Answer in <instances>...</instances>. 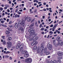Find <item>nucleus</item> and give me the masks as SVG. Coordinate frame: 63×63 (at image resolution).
<instances>
[{
	"mask_svg": "<svg viewBox=\"0 0 63 63\" xmlns=\"http://www.w3.org/2000/svg\"><path fill=\"white\" fill-rule=\"evenodd\" d=\"M33 28H31L28 30V32H30V33L31 34L30 35V36H32V35L35 34V32H34V31H33V32H31L33 31Z\"/></svg>",
	"mask_w": 63,
	"mask_h": 63,
	"instance_id": "f257e3e1",
	"label": "nucleus"
},
{
	"mask_svg": "<svg viewBox=\"0 0 63 63\" xmlns=\"http://www.w3.org/2000/svg\"><path fill=\"white\" fill-rule=\"evenodd\" d=\"M36 52L38 54H40L42 56H44L45 54H44L43 52H42L41 53L40 52V48L38 47H37L36 48Z\"/></svg>",
	"mask_w": 63,
	"mask_h": 63,
	"instance_id": "f03ea898",
	"label": "nucleus"
},
{
	"mask_svg": "<svg viewBox=\"0 0 63 63\" xmlns=\"http://www.w3.org/2000/svg\"><path fill=\"white\" fill-rule=\"evenodd\" d=\"M25 21L23 20H22L21 21H19L18 22V24H20L21 25H22L23 26H24Z\"/></svg>",
	"mask_w": 63,
	"mask_h": 63,
	"instance_id": "7ed1b4c3",
	"label": "nucleus"
},
{
	"mask_svg": "<svg viewBox=\"0 0 63 63\" xmlns=\"http://www.w3.org/2000/svg\"><path fill=\"white\" fill-rule=\"evenodd\" d=\"M32 61V59L31 58H28L26 59L25 60V61L26 63H31Z\"/></svg>",
	"mask_w": 63,
	"mask_h": 63,
	"instance_id": "20e7f679",
	"label": "nucleus"
},
{
	"mask_svg": "<svg viewBox=\"0 0 63 63\" xmlns=\"http://www.w3.org/2000/svg\"><path fill=\"white\" fill-rule=\"evenodd\" d=\"M37 36V34L36 33L35 34H33L32 37H30L29 40L30 41H32L34 39V38H35Z\"/></svg>",
	"mask_w": 63,
	"mask_h": 63,
	"instance_id": "39448f33",
	"label": "nucleus"
},
{
	"mask_svg": "<svg viewBox=\"0 0 63 63\" xmlns=\"http://www.w3.org/2000/svg\"><path fill=\"white\" fill-rule=\"evenodd\" d=\"M7 45L8 48H10L12 46V43L10 41H8L7 42Z\"/></svg>",
	"mask_w": 63,
	"mask_h": 63,
	"instance_id": "423d86ee",
	"label": "nucleus"
},
{
	"mask_svg": "<svg viewBox=\"0 0 63 63\" xmlns=\"http://www.w3.org/2000/svg\"><path fill=\"white\" fill-rule=\"evenodd\" d=\"M47 47L49 50H51L52 49V46L50 44H48L47 45Z\"/></svg>",
	"mask_w": 63,
	"mask_h": 63,
	"instance_id": "0eeeda50",
	"label": "nucleus"
},
{
	"mask_svg": "<svg viewBox=\"0 0 63 63\" xmlns=\"http://www.w3.org/2000/svg\"><path fill=\"white\" fill-rule=\"evenodd\" d=\"M54 63H58V62H59V63H61V61L60 60H58L56 61V60H54L53 61Z\"/></svg>",
	"mask_w": 63,
	"mask_h": 63,
	"instance_id": "6e6552de",
	"label": "nucleus"
},
{
	"mask_svg": "<svg viewBox=\"0 0 63 63\" xmlns=\"http://www.w3.org/2000/svg\"><path fill=\"white\" fill-rule=\"evenodd\" d=\"M58 55L59 56H62L63 55V52H58Z\"/></svg>",
	"mask_w": 63,
	"mask_h": 63,
	"instance_id": "1a4fd4ad",
	"label": "nucleus"
},
{
	"mask_svg": "<svg viewBox=\"0 0 63 63\" xmlns=\"http://www.w3.org/2000/svg\"><path fill=\"white\" fill-rule=\"evenodd\" d=\"M27 20L28 22H30L31 21V18L28 17L27 18Z\"/></svg>",
	"mask_w": 63,
	"mask_h": 63,
	"instance_id": "9d476101",
	"label": "nucleus"
},
{
	"mask_svg": "<svg viewBox=\"0 0 63 63\" xmlns=\"http://www.w3.org/2000/svg\"><path fill=\"white\" fill-rule=\"evenodd\" d=\"M23 47V45H21L20 46V49L21 51L22 50V48Z\"/></svg>",
	"mask_w": 63,
	"mask_h": 63,
	"instance_id": "9b49d317",
	"label": "nucleus"
},
{
	"mask_svg": "<svg viewBox=\"0 0 63 63\" xmlns=\"http://www.w3.org/2000/svg\"><path fill=\"white\" fill-rule=\"evenodd\" d=\"M15 27L16 28H17L18 27V25L17 23H16L15 24Z\"/></svg>",
	"mask_w": 63,
	"mask_h": 63,
	"instance_id": "f8f14e48",
	"label": "nucleus"
},
{
	"mask_svg": "<svg viewBox=\"0 0 63 63\" xmlns=\"http://www.w3.org/2000/svg\"><path fill=\"white\" fill-rule=\"evenodd\" d=\"M40 50L42 51H43L44 50V47H41L40 48Z\"/></svg>",
	"mask_w": 63,
	"mask_h": 63,
	"instance_id": "ddd939ff",
	"label": "nucleus"
},
{
	"mask_svg": "<svg viewBox=\"0 0 63 63\" xmlns=\"http://www.w3.org/2000/svg\"><path fill=\"white\" fill-rule=\"evenodd\" d=\"M21 52H22V54H23V53H25L27 54V51H21Z\"/></svg>",
	"mask_w": 63,
	"mask_h": 63,
	"instance_id": "4468645a",
	"label": "nucleus"
},
{
	"mask_svg": "<svg viewBox=\"0 0 63 63\" xmlns=\"http://www.w3.org/2000/svg\"><path fill=\"white\" fill-rule=\"evenodd\" d=\"M29 56V54H25L24 55V57H27Z\"/></svg>",
	"mask_w": 63,
	"mask_h": 63,
	"instance_id": "2eb2a0df",
	"label": "nucleus"
},
{
	"mask_svg": "<svg viewBox=\"0 0 63 63\" xmlns=\"http://www.w3.org/2000/svg\"><path fill=\"white\" fill-rule=\"evenodd\" d=\"M60 37H59L58 36V37H57L56 38L57 41H60Z\"/></svg>",
	"mask_w": 63,
	"mask_h": 63,
	"instance_id": "dca6fc26",
	"label": "nucleus"
},
{
	"mask_svg": "<svg viewBox=\"0 0 63 63\" xmlns=\"http://www.w3.org/2000/svg\"><path fill=\"white\" fill-rule=\"evenodd\" d=\"M39 38V37H35L33 40V42H35V41H36V40H38V39Z\"/></svg>",
	"mask_w": 63,
	"mask_h": 63,
	"instance_id": "f3484780",
	"label": "nucleus"
},
{
	"mask_svg": "<svg viewBox=\"0 0 63 63\" xmlns=\"http://www.w3.org/2000/svg\"><path fill=\"white\" fill-rule=\"evenodd\" d=\"M19 46H20V44L19 43H18L16 47V48L17 49H18L19 47L20 48Z\"/></svg>",
	"mask_w": 63,
	"mask_h": 63,
	"instance_id": "a211bd4d",
	"label": "nucleus"
},
{
	"mask_svg": "<svg viewBox=\"0 0 63 63\" xmlns=\"http://www.w3.org/2000/svg\"><path fill=\"white\" fill-rule=\"evenodd\" d=\"M12 39V38L11 37H8V38L7 40L8 41H11Z\"/></svg>",
	"mask_w": 63,
	"mask_h": 63,
	"instance_id": "6ab92c4d",
	"label": "nucleus"
},
{
	"mask_svg": "<svg viewBox=\"0 0 63 63\" xmlns=\"http://www.w3.org/2000/svg\"><path fill=\"white\" fill-rule=\"evenodd\" d=\"M19 28H20L21 29V31H23L24 30L23 29V27H21V26H20V27H19Z\"/></svg>",
	"mask_w": 63,
	"mask_h": 63,
	"instance_id": "aec40b11",
	"label": "nucleus"
},
{
	"mask_svg": "<svg viewBox=\"0 0 63 63\" xmlns=\"http://www.w3.org/2000/svg\"><path fill=\"white\" fill-rule=\"evenodd\" d=\"M47 51V48H45V49L44 51V53H46Z\"/></svg>",
	"mask_w": 63,
	"mask_h": 63,
	"instance_id": "412c9836",
	"label": "nucleus"
},
{
	"mask_svg": "<svg viewBox=\"0 0 63 63\" xmlns=\"http://www.w3.org/2000/svg\"><path fill=\"white\" fill-rule=\"evenodd\" d=\"M19 15H16L15 16V17H19Z\"/></svg>",
	"mask_w": 63,
	"mask_h": 63,
	"instance_id": "4be33fe9",
	"label": "nucleus"
},
{
	"mask_svg": "<svg viewBox=\"0 0 63 63\" xmlns=\"http://www.w3.org/2000/svg\"><path fill=\"white\" fill-rule=\"evenodd\" d=\"M57 25H58V24H56L54 26V27H53V28H54V29H55V28H56V26H57Z\"/></svg>",
	"mask_w": 63,
	"mask_h": 63,
	"instance_id": "5701e85b",
	"label": "nucleus"
},
{
	"mask_svg": "<svg viewBox=\"0 0 63 63\" xmlns=\"http://www.w3.org/2000/svg\"><path fill=\"white\" fill-rule=\"evenodd\" d=\"M45 43H43L41 44V46L42 47H44L45 46Z\"/></svg>",
	"mask_w": 63,
	"mask_h": 63,
	"instance_id": "b1692460",
	"label": "nucleus"
},
{
	"mask_svg": "<svg viewBox=\"0 0 63 63\" xmlns=\"http://www.w3.org/2000/svg\"><path fill=\"white\" fill-rule=\"evenodd\" d=\"M3 45H6V41L5 40H4L3 41Z\"/></svg>",
	"mask_w": 63,
	"mask_h": 63,
	"instance_id": "393cba45",
	"label": "nucleus"
},
{
	"mask_svg": "<svg viewBox=\"0 0 63 63\" xmlns=\"http://www.w3.org/2000/svg\"><path fill=\"white\" fill-rule=\"evenodd\" d=\"M10 32L9 31H7L6 32V34H9Z\"/></svg>",
	"mask_w": 63,
	"mask_h": 63,
	"instance_id": "a878e982",
	"label": "nucleus"
},
{
	"mask_svg": "<svg viewBox=\"0 0 63 63\" xmlns=\"http://www.w3.org/2000/svg\"><path fill=\"white\" fill-rule=\"evenodd\" d=\"M34 42H35V43L34 44V45H37L38 44V42L37 41H35Z\"/></svg>",
	"mask_w": 63,
	"mask_h": 63,
	"instance_id": "bb28decb",
	"label": "nucleus"
},
{
	"mask_svg": "<svg viewBox=\"0 0 63 63\" xmlns=\"http://www.w3.org/2000/svg\"><path fill=\"white\" fill-rule=\"evenodd\" d=\"M36 48H37V46H35L33 47V49L34 50H36Z\"/></svg>",
	"mask_w": 63,
	"mask_h": 63,
	"instance_id": "cd10ccee",
	"label": "nucleus"
},
{
	"mask_svg": "<svg viewBox=\"0 0 63 63\" xmlns=\"http://www.w3.org/2000/svg\"><path fill=\"white\" fill-rule=\"evenodd\" d=\"M35 25L36 26L38 27V24L37 23V22L36 21L35 23Z\"/></svg>",
	"mask_w": 63,
	"mask_h": 63,
	"instance_id": "c85d7f7f",
	"label": "nucleus"
},
{
	"mask_svg": "<svg viewBox=\"0 0 63 63\" xmlns=\"http://www.w3.org/2000/svg\"><path fill=\"white\" fill-rule=\"evenodd\" d=\"M35 18H33L31 21V23H32V22H33L34 21H35Z\"/></svg>",
	"mask_w": 63,
	"mask_h": 63,
	"instance_id": "c756f323",
	"label": "nucleus"
},
{
	"mask_svg": "<svg viewBox=\"0 0 63 63\" xmlns=\"http://www.w3.org/2000/svg\"><path fill=\"white\" fill-rule=\"evenodd\" d=\"M34 25V24H32L30 26V28H31L32 26H33Z\"/></svg>",
	"mask_w": 63,
	"mask_h": 63,
	"instance_id": "7c9ffc66",
	"label": "nucleus"
},
{
	"mask_svg": "<svg viewBox=\"0 0 63 63\" xmlns=\"http://www.w3.org/2000/svg\"><path fill=\"white\" fill-rule=\"evenodd\" d=\"M49 33H50V34H50V35H52V34H53V32H52L51 31Z\"/></svg>",
	"mask_w": 63,
	"mask_h": 63,
	"instance_id": "2f4dec72",
	"label": "nucleus"
},
{
	"mask_svg": "<svg viewBox=\"0 0 63 63\" xmlns=\"http://www.w3.org/2000/svg\"><path fill=\"white\" fill-rule=\"evenodd\" d=\"M40 28H41V27H43V26H42V24H40L39 26Z\"/></svg>",
	"mask_w": 63,
	"mask_h": 63,
	"instance_id": "473e14b6",
	"label": "nucleus"
},
{
	"mask_svg": "<svg viewBox=\"0 0 63 63\" xmlns=\"http://www.w3.org/2000/svg\"><path fill=\"white\" fill-rule=\"evenodd\" d=\"M5 7H7H7H9V5H8L7 4H5Z\"/></svg>",
	"mask_w": 63,
	"mask_h": 63,
	"instance_id": "72a5a7b5",
	"label": "nucleus"
},
{
	"mask_svg": "<svg viewBox=\"0 0 63 63\" xmlns=\"http://www.w3.org/2000/svg\"><path fill=\"white\" fill-rule=\"evenodd\" d=\"M7 29L8 30H9V31H12V29H10V28H7Z\"/></svg>",
	"mask_w": 63,
	"mask_h": 63,
	"instance_id": "f704fd0d",
	"label": "nucleus"
},
{
	"mask_svg": "<svg viewBox=\"0 0 63 63\" xmlns=\"http://www.w3.org/2000/svg\"><path fill=\"white\" fill-rule=\"evenodd\" d=\"M49 52H46V54L47 55H48V54H49Z\"/></svg>",
	"mask_w": 63,
	"mask_h": 63,
	"instance_id": "c9c22d12",
	"label": "nucleus"
},
{
	"mask_svg": "<svg viewBox=\"0 0 63 63\" xmlns=\"http://www.w3.org/2000/svg\"><path fill=\"white\" fill-rule=\"evenodd\" d=\"M40 30L41 31H44V28H42Z\"/></svg>",
	"mask_w": 63,
	"mask_h": 63,
	"instance_id": "e433bc0d",
	"label": "nucleus"
},
{
	"mask_svg": "<svg viewBox=\"0 0 63 63\" xmlns=\"http://www.w3.org/2000/svg\"><path fill=\"white\" fill-rule=\"evenodd\" d=\"M5 57L6 58H8V57H9V56H8V55H6L5 56Z\"/></svg>",
	"mask_w": 63,
	"mask_h": 63,
	"instance_id": "4c0bfd02",
	"label": "nucleus"
},
{
	"mask_svg": "<svg viewBox=\"0 0 63 63\" xmlns=\"http://www.w3.org/2000/svg\"><path fill=\"white\" fill-rule=\"evenodd\" d=\"M17 14H18V15H20V14H21V12H18Z\"/></svg>",
	"mask_w": 63,
	"mask_h": 63,
	"instance_id": "58836bf2",
	"label": "nucleus"
},
{
	"mask_svg": "<svg viewBox=\"0 0 63 63\" xmlns=\"http://www.w3.org/2000/svg\"><path fill=\"white\" fill-rule=\"evenodd\" d=\"M9 27H10L11 28H12V27H13V26H12V25H9Z\"/></svg>",
	"mask_w": 63,
	"mask_h": 63,
	"instance_id": "ea45409f",
	"label": "nucleus"
},
{
	"mask_svg": "<svg viewBox=\"0 0 63 63\" xmlns=\"http://www.w3.org/2000/svg\"><path fill=\"white\" fill-rule=\"evenodd\" d=\"M10 53V52L9 51H7L6 53V54H8V53Z\"/></svg>",
	"mask_w": 63,
	"mask_h": 63,
	"instance_id": "a19ab883",
	"label": "nucleus"
},
{
	"mask_svg": "<svg viewBox=\"0 0 63 63\" xmlns=\"http://www.w3.org/2000/svg\"><path fill=\"white\" fill-rule=\"evenodd\" d=\"M3 10V8L0 7V11H2Z\"/></svg>",
	"mask_w": 63,
	"mask_h": 63,
	"instance_id": "79ce46f5",
	"label": "nucleus"
},
{
	"mask_svg": "<svg viewBox=\"0 0 63 63\" xmlns=\"http://www.w3.org/2000/svg\"><path fill=\"white\" fill-rule=\"evenodd\" d=\"M58 58L59 59H61L62 58V57H60L59 58Z\"/></svg>",
	"mask_w": 63,
	"mask_h": 63,
	"instance_id": "37998d69",
	"label": "nucleus"
},
{
	"mask_svg": "<svg viewBox=\"0 0 63 63\" xmlns=\"http://www.w3.org/2000/svg\"><path fill=\"white\" fill-rule=\"evenodd\" d=\"M4 21L2 20L0 22H1V23H4Z\"/></svg>",
	"mask_w": 63,
	"mask_h": 63,
	"instance_id": "c03bdc74",
	"label": "nucleus"
},
{
	"mask_svg": "<svg viewBox=\"0 0 63 63\" xmlns=\"http://www.w3.org/2000/svg\"><path fill=\"white\" fill-rule=\"evenodd\" d=\"M12 23V21H11L9 22V24H11Z\"/></svg>",
	"mask_w": 63,
	"mask_h": 63,
	"instance_id": "a18cd8bd",
	"label": "nucleus"
},
{
	"mask_svg": "<svg viewBox=\"0 0 63 63\" xmlns=\"http://www.w3.org/2000/svg\"><path fill=\"white\" fill-rule=\"evenodd\" d=\"M58 45H61V43L60 42H58Z\"/></svg>",
	"mask_w": 63,
	"mask_h": 63,
	"instance_id": "49530a36",
	"label": "nucleus"
},
{
	"mask_svg": "<svg viewBox=\"0 0 63 63\" xmlns=\"http://www.w3.org/2000/svg\"><path fill=\"white\" fill-rule=\"evenodd\" d=\"M20 59H24V58L23 57H20Z\"/></svg>",
	"mask_w": 63,
	"mask_h": 63,
	"instance_id": "de8ad7c7",
	"label": "nucleus"
},
{
	"mask_svg": "<svg viewBox=\"0 0 63 63\" xmlns=\"http://www.w3.org/2000/svg\"><path fill=\"white\" fill-rule=\"evenodd\" d=\"M53 26V24H52L50 26V27H52Z\"/></svg>",
	"mask_w": 63,
	"mask_h": 63,
	"instance_id": "09e8293b",
	"label": "nucleus"
},
{
	"mask_svg": "<svg viewBox=\"0 0 63 63\" xmlns=\"http://www.w3.org/2000/svg\"><path fill=\"white\" fill-rule=\"evenodd\" d=\"M34 44V42H32V44H31V45L32 46H33V45H34V44Z\"/></svg>",
	"mask_w": 63,
	"mask_h": 63,
	"instance_id": "8fccbe9b",
	"label": "nucleus"
},
{
	"mask_svg": "<svg viewBox=\"0 0 63 63\" xmlns=\"http://www.w3.org/2000/svg\"><path fill=\"white\" fill-rule=\"evenodd\" d=\"M49 35H48L47 37V38H48V39H49Z\"/></svg>",
	"mask_w": 63,
	"mask_h": 63,
	"instance_id": "3c124183",
	"label": "nucleus"
},
{
	"mask_svg": "<svg viewBox=\"0 0 63 63\" xmlns=\"http://www.w3.org/2000/svg\"><path fill=\"white\" fill-rule=\"evenodd\" d=\"M2 60V57L0 56V60Z\"/></svg>",
	"mask_w": 63,
	"mask_h": 63,
	"instance_id": "603ef678",
	"label": "nucleus"
},
{
	"mask_svg": "<svg viewBox=\"0 0 63 63\" xmlns=\"http://www.w3.org/2000/svg\"><path fill=\"white\" fill-rule=\"evenodd\" d=\"M3 27H7V26L5 25H4L3 26Z\"/></svg>",
	"mask_w": 63,
	"mask_h": 63,
	"instance_id": "864d4df0",
	"label": "nucleus"
},
{
	"mask_svg": "<svg viewBox=\"0 0 63 63\" xmlns=\"http://www.w3.org/2000/svg\"><path fill=\"white\" fill-rule=\"evenodd\" d=\"M35 17H38V16L37 15H36L35 16Z\"/></svg>",
	"mask_w": 63,
	"mask_h": 63,
	"instance_id": "5fc2aeb1",
	"label": "nucleus"
},
{
	"mask_svg": "<svg viewBox=\"0 0 63 63\" xmlns=\"http://www.w3.org/2000/svg\"><path fill=\"white\" fill-rule=\"evenodd\" d=\"M0 49H3V48L2 47H0Z\"/></svg>",
	"mask_w": 63,
	"mask_h": 63,
	"instance_id": "6e6d98bb",
	"label": "nucleus"
},
{
	"mask_svg": "<svg viewBox=\"0 0 63 63\" xmlns=\"http://www.w3.org/2000/svg\"><path fill=\"white\" fill-rule=\"evenodd\" d=\"M5 36H2L1 37L2 38H5Z\"/></svg>",
	"mask_w": 63,
	"mask_h": 63,
	"instance_id": "4d7b16f0",
	"label": "nucleus"
},
{
	"mask_svg": "<svg viewBox=\"0 0 63 63\" xmlns=\"http://www.w3.org/2000/svg\"><path fill=\"white\" fill-rule=\"evenodd\" d=\"M7 11L8 13H9V12H10V10L8 9H7Z\"/></svg>",
	"mask_w": 63,
	"mask_h": 63,
	"instance_id": "13d9d810",
	"label": "nucleus"
},
{
	"mask_svg": "<svg viewBox=\"0 0 63 63\" xmlns=\"http://www.w3.org/2000/svg\"><path fill=\"white\" fill-rule=\"evenodd\" d=\"M38 23L39 24H40V20H38Z\"/></svg>",
	"mask_w": 63,
	"mask_h": 63,
	"instance_id": "bf43d9fd",
	"label": "nucleus"
},
{
	"mask_svg": "<svg viewBox=\"0 0 63 63\" xmlns=\"http://www.w3.org/2000/svg\"><path fill=\"white\" fill-rule=\"evenodd\" d=\"M9 4H11V1H9Z\"/></svg>",
	"mask_w": 63,
	"mask_h": 63,
	"instance_id": "052dcab7",
	"label": "nucleus"
},
{
	"mask_svg": "<svg viewBox=\"0 0 63 63\" xmlns=\"http://www.w3.org/2000/svg\"><path fill=\"white\" fill-rule=\"evenodd\" d=\"M42 4H39V7H40V6H42Z\"/></svg>",
	"mask_w": 63,
	"mask_h": 63,
	"instance_id": "680f3d73",
	"label": "nucleus"
},
{
	"mask_svg": "<svg viewBox=\"0 0 63 63\" xmlns=\"http://www.w3.org/2000/svg\"><path fill=\"white\" fill-rule=\"evenodd\" d=\"M50 63H54V62H53V61H50Z\"/></svg>",
	"mask_w": 63,
	"mask_h": 63,
	"instance_id": "e2e57ef3",
	"label": "nucleus"
},
{
	"mask_svg": "<svg viewBox=\"0 0 63 63\" xmlns=\"http://www.w3.org/2000/svg\"><path fill=\"white\" fill-rule=\"evenodd\" d=\"M4 9H5V10H6V9H7V7H5L4 8Z\"/></svg>",
	"mask_w": 63,
	"mask_h": 63,
	"instance_id": "0e129e2a",
	"label": "nucleus"
},
{
	"mask_svg": "<svg viewBox=\"0 0 63 63\" xmlns=\"http://www.w3.org/2000/svg\"><path fill=\"white\" fill-rule=\"evenodd\" d=\"M43 5H46V3L44 2L43 3Z\"/></svg>",
	"mask_w": 63,
	"mask_h": 63,
	"instance_id": "69168bd1",
	"label": "nucleus"
},
{
	"mask_svg": "<svg viewBox=\"0 0 63 63\" xmlns=\"http://www.w3.org/2000/svg\"><path fill=\"white\" fill-rule=\"evenodd\" d=\"M37 4L36 3H35L34 4V6H36L37 5Z\"/></svg>",
	"mask_w": 63,
	"mask_h": 63,
	"instance_id": "338daca9",
	"label": "nucleus"
},
{
	"mask_svg": "<svg viewBox=\"0 0 63 63\" xmlns=\"http://www.w3.org/2000/svg\"><path fill=\"white\" fill-rule=\"evenodd\" d=\"M19 12H22V10H19Z\"/></svg>",
	"mask_w": 63,
	"mask_h": 63,
	"instance_id": "774afa93",
	"label": "nucleus"
}]
</instances>
